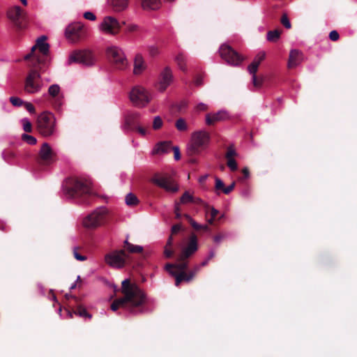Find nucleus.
<instances>
[{
	"label": "nucleus",
	"mask_w": 357,
	"mask_h": 357,
	"mask_svg": "<svg viewBox=\"0 0 357 357\" xmlns=\"http://www.w3.org/2000/svg\"><path fill=\"white\" fill-rule=\"evenodd\" d=\"M121 293L123 296L113 301L111 310L116 311L119 307H128L131 313H135V308L141 307L146 302V294L129 279L121 282Z\"/></svg>",
	"instance_id": "f257e3e1"
},
{
	"label": "nucleus",
	"mask_w": 357,
	"mask_h": 357,
	"mask_svg": "<svg viewBox=\"0 0 357 357\" xmlns=\"http://www.w3.org/2000/svg\"><path fill=\"white\" fill-rule=\"evenodd\" d=\"M63 190L69 198L85 204H89L92 197L96 196L91 188L90 182L78 178H67L63 184Z\"/></svg>",
	"instance_id": "f03ea898"
},
{
	"label": "nucleus",
	"mask_w": 357,
	"mask_h": 357,
	"mask_svg": "<svg viewBox=\"0 0 357 357\" xmlns=\"http://www.w3.org/2000/svg\"><path fill=\"white\" fill-rule=\"evenodd\" d=\"M211 139L210 134L204 130L195 131L192 133L190 142L187 148L188 155L192 157L199 155L207 149Z\"/></svg>",
	"instance_id": "7ed1b4c3"
},
{
	"label": "nucleus",
	"mask_w": 357,
	"mask_h": 357,
	"mask_svg": "<svg viewBox=\"0 0 357 357\" xmlns=\"http://www.w3.org/2000/svg\"><path fill=\"white\" fill-rule=\"evenodd\" d=\"M47 39L45 36L39 37L36 44L31 47V52L24 56V59L29 60L32 58L31 63L43 64L45 57L48 55L50 51V45L45 42Z\"/></svg>",
	"instance_id": "20e7f679"
},
{
	"label": "nucleus",
	"mask_w": 357,
	"mask_h": 357,
	"mask_svg": "<svg viewBox=\"0 0 357 357\" xmlns=\"http://www.w3.org/2000/svg\"><path fill=\"white\" fill-rule=\"evenodd\" d=\"M33 68L28 73L25 80L24 90L26 93L33 94L39 92L43 86V82L40 70L41 67H38L35 63H31Z\"/></svg>",
	"instance_id": "39448f33"
},
{
	"label": "nucleus",
	"mask_w": 357,
	"mask_h": 357,
	"mask_svg": "<svg viewBox=\"0 0 357 357\" xmlns=\"http://www.w3.org/2000/svg\"><path fill=\"white\" fill-rule=\"evenodd\" d=\"M55 119L50 112H43L37 119V130L44 137L51 136L54 132Z\"/></svg>",
	"instance_id": "423d86ee"
},
{
	"label": "nucleus",
	"mask_w": 357,
	"mask_h": 357,
	"mask_svg": "<svg viewBox=\"0 0 357 357\" xmlns=\"http://www.w3.org/2000/svg\"><path fill=\"white\" fill-rule=\"evenodd\" d=\"M107 213L106 208H98L84 219L83 225L88 229H96L105 223Z\"/></svg>",
	"instance_id": "0eeeda50"
},
{
	"label": "nucleus",
	"mask_w": 357,
	"mask_h": 357,
	"mask_svg": "<svg viewBox=\"0 0 357 357\" xmlns=\"http://www.w3.org/2000/svg\"><path fill=\"white\" fill-rule=\"evenodd\" d=\"M105 262L114 268H122L130 261V256L124 250H115L107 254L105 257Z\"/></svg>",
	"instance_id": "6e6552de"
},
{
	"label": "nucleus",
	"mask_w": 357,
	"mask_h": 357,
	"mask_svg": "<svg viewBox=\"0 0 357 357\" xmlns=\"http://www.w3.org/2000/svg\"><path fill=\"white\" fill-rule=\"evenodd\" d=\"M108 59L112 62L116 68L123 70L128 65L127 59L123 51L117 47H110L106 50Z\"/></svg>",
	"instance_id": "1a4fd4ad"
},
{
	"label": "nucleus",
	"mask_w": 357,
	"mask_h": 357,
	"mask_svg": "<svg viewBox=\"0 0 357 357\" xmlns=\"http://www.w3.org/2000/svg\"><path fill=\"white\" fill-rule=\"evenodd\" d=\"M7 17L17 29H23L26 24V13L19 6H15L7 11Z\"/></svg>",
	"instance_id": "9d476101"
},
{
	"label": "nucleus",
	"mask_w": 357,
	"mask_h": 357,
	"mask_svg": "<svg viewBox=\"0 0 357 357\" xmlns=\"http://www.w3.org/2000/svg\"><path fill=\"white\" fill-rule=\"evenodd\" d=\"M130 100L135 106L143 107L149 102L150 98L148 92L143 87L137 86L131 90Z\"/></svg>",
	"instance_id": "9b49d317"
},
{
	"label": "nucleus",
	"mask_w": 357,
	"mask_h": 357,
	"mask_svg": "<svg viewBox=\"0 0 357 357\" xmlns=\"http://www.w3.org/2000/svg\"><path fill=\"white\" fill-rule=\"evenodd\" d=\"M219 52L221 58L231 66H236L243 60L242 56L237 52L227 45H222Z\"/></svg>",
	"instance_id": "f8f14e48"
},
{
	"label": "nucleus",
	"mask_w": 357,
	"mask_h": 357,
	"mask_svg": "<svg viewBox=\"0 0 357 357\" xmlns=\"http://www.w3.org/2000/svg\"><path fill=\"white\" fill-rule=\"evenodd\" d=\"M56 160V155L47 143H43L40 147L36 162L40 165H50Z\"/></svg>",
	"instance_id": "ddd939ff"
},
{
	"label": "nucleus",
	"mask_w": 357,
	"mask_h": 357,
	"mask_svg": "<svg viewBox=\"0 0 357 357\" xmlns=\"http://www.w3.org/2000/svg\"><path fill=\"white\" fill-rule=\"evenodd\" d=\"M69 62H75L84 66H91L94 63V56L89 50L74 51L70 56Z\"/></svg>",
	"instance_id": "4468645a"
},
{
	"label": "nucleus",
	"mask_w": 357,
	"mask_h": 357,
	"mask_svg": "<svg viewBox=\"0 0 357 357\" xmlns=\"http://www.w3.org/2000/svg\"><path fill=\"white\" fill-rule=\"evenodd\" d=\"M151 181L161 188L165 189L167 192H176L178 190V185L174 181L168 176H163L155 174L152 178Z\"/></svg>",
	"instance_id": "2eb2a0df"
},
{
	"label": "nucleus",
	"mask_w": 357,
	"mask_h": 357,
	"mask_svg": "<svg viewBox=\"0 0 357 357\" xmlns=\"http://www.w3.org/2000/svg\"><path fill=\"white\" fill-rule=\"evenodd\" d=\"M100 28L103 32L106 33L116 35L119 32L121 25L115 17L112 16H107L104 17Z\"/></svg>",
	"instance_id": "dca6fc26"
},
{
	"label": "nucleus",
	"mask_w": 357,
	"mask_h": 357,
	"mask_svg": "<svg viewBox=\"0 0 357 357\" xmlns=\"http://www.w3.org/2000/svg\"><path fill=\"white\" fill-rule=\"evenodd\" d=\"M198 250L197 238L195 234L190 235L189 241L181 251L179 259L181 260L188 259L193 255Z\"/></svg>",
	"instance_id": "f3484780"
},
{
	"label": "nucleus",
	"mask_w": 357,
	"mask_h": 357,
	"mask_svg": "<svg viewBox=\"0 0 357 357\" xmlns=\"http://www.w3.org/2000/svg\"><path fill=\"white\" fill-rule=\"evenodd\" d=\"M84 35V29L80 23L70 24L66 29V36L72 42H77Z\"/></svg>",
	"instance_id": "a211bd4d"
},
{
	"label": "nucleus",
	"mask_w": 357,
	"mask_h": 357,
	"mask_svg": "<svg viewBox=\"0 0 357 357\" xmlns=\"http://www.w3.org/2000/svg\"><path fill=\"white\" fill-rule=\"evenodd\" d=\"M173 264H167L165 265V270L172 276L175 278V285L178 287L182 282H190L192 280V275L185 271L178 273L173 270Z\"/></svg>",
	"instance_id": "6ab92c4d"
},
{
	"label": "nucleus",
	"mask_w": 357,
	"mask_h": 357,
	"mask_svg": "<svg viewBox=\"0 0 357 357\" xmlns=\"http://www.w3.org/2000/svg\"><path fill=\"white\" fill-rule=\"evenodd\" d=\"M173 80V75L169 67H166L161 72L160 79L158 84V89L160 91H164L170 85Z\"/></svg>",
	"instance_id": "aec40b11"
},
{
	"label": "nucleus",
	"mask_w": 357,
	"mask_h": 357,
	"mask_svg": "<svg viewBox=\"0 0 357 357\" xmlns=\"http://www.w3.org/2000/svg\"><path fill=\"white\" fill-rule=\"evenodd\" d=\"M228 118V115L225 111H219L216 113H209L206 115V123L208 126L214 125L215 123L224 121Z\"/></svg>",
	"instance_id": "412c9836"
},
{
	"label": "nucleus",
	"mask_w": 357,
	"mask_h": 357,
	"mask_svg": "<svg viewBox=\"0 0 357 357\" xmlns=\"http://www.w3.org/2000/svg\"><path fill=\"white\" fill-rule=\"evenodd\" d=\"M303 61V54L298 50L290 51L288 64V68H294L298 66Z\"/></svg>",
	"instance_id": "4be33fe9"
},
{
	"label": "nucleus",
	"mask_w": 357,
	"mask_h": 357,
	"mask_svg": "<svg viewBox=\"0 0 357 357\" xmlns=\"http://www.w3.org/2000/svg\"><path fill=\"white\" fill-rule=\"evenodd\" d=\"M146 66L144 63V59L140 54H137L135 56V61H134V70L133 73L135 75H139L141 74L143 70L145 69Z\"/></svg>",
	"instance_id": "5701e85b"
},
{
	"label": "nucleus",
	"mask_w": 357,
	"mask_h": 357,
	"mask_svg": "<svg viewBox=\"0 0 357 357\" xmlns=\"http://www.w3.org/2000/svg\"><path fill=\"white\" fill-rule=\"evenodd\" d=\"M114 11L121 12L126 10L129 4V0H109Z\"/></svg>",
	"instance_id": "b1692460"
},
{
	"label": "nucleus",
	"mask_w": 357,
	"mask_h": 357,
	"mask_svg": "<svg viewBox=\"0 0 357 357\" xmlns=\"http://www.w3.org/2000/svg\"><path fill=\"white\" fill-rule=\"evenodd\" d=\"M183 217L188 220L192 227L196 231L203 230L204 231H209L210 228L207 225H200L196 222L189 215L184 214Z\"/></svg>",
	"instance_id": "393cba45"
},
{
	"label": "nucleus",
	"mask_w": 357,
	"mask_h": 357,
	"mask_svg": "<svg viewBox=\"0 0 357 357\" xmlns=\"http://www.w3.org/2000/svg\"><path fill=\"white\" fill-rule=\"evenodd\" d=\"M170 142H162L158 143L153 151L154 154L167 153L172 149Z\"/></svg>",
	"instance_id": "a878e982"
},
{
	"label": "nucleus",
	"mask_w": 357,
	"mask_h": 357,
	"mask_svg": "<svg viewBox=\"0 0 357 357\" xmlns=\"http://www.w3.org/2000/svg\"><path fill=\"white\" fill-rule=\"evenodd\" d=\"M142 6L144 9L156 10L160 6V0H142Z\"/></svg>",
	"instance_id": "bb28decb"
},
{
	"label": "nucleus",
	"mask_w": 357,
	"mask_h": 357,
	"mask_svg": "<svg viewBox=\"0 0 357 357\" xmlns=\"http://www.w3.org/2000/svg\"><path fill=\"white\" fill-rule=\"evenodd\" d=\"M139 114L137 112H133L128 114L126 117V123L127 124L133 128L137 125L140 124L139 121Z\"/></svg>",
	"instance_id": "cd10ccee"
},
{
	"label": "nucleus",
	"mask_w": 357,
	"mask_h": 357,
	"mask_svg": "<svg viewBox=\"0 0 357 357\" xmlns=\"http://www.w3.org/2000/svg\"><path fill=\"white\" fill-rule=\"evenodd\" d=\"M143 247L140 245H133L128 241L124 242V250L130 253H141L143 252Z\"/></svg>",
	"instance_id": "c85d7f7f"
},
{
	"label": "nucleus",
	"mask_w": 357,
	"mask_h": 357,
	"mask_svg": "<svg viewBox=\"0 0 357 357\" xmlns=\"http://www.w3.org/2000/svg\"><path fill=\"white\" fill-rule=\"evenodd\" d=\"M177 264H173L174 268L173 270L177 271L178 273H181V271H185L188 268V259L181 260L179 259V255L177 257Z\"/></svg>",
	"instance_id": "c756f323"
},
{
	"label": "nucleus",
	"mask_w": 357,
	"mask_h": 357,
	"mask_svg": "<svg viewBox=\"0 0 357 357\" xmlns=\"http://www.w3.org/2000/svg\"><path fill=\"white\" fill-rule=\"evenodd\" d=\"M172 246L173 238L172 237V236H169L164 249V255L166 258H171L173 257L174 251L172 248Z\"/></svg>",
	"instance_id": "7c9ffc66"
},
{
	"label": "nucleus",
	"mask_w": 357,
	"mask_h": 357,
	"mask_svg": "<svg viewBox=\"0 0 357 357\" xmlns=\"http://www.w3.org/2000/svg\"><path fill=\"white\" fill-rule=\"evenodd\" d=\"M281 33L282 30L280 29L269 31L267 33V40L272 43L277 42L280 38Z\"/></svg>",
	"instance_id": "2f4dec72"
},
{
	"label": "nucleus",
	"mask_w": 357,
	"mask_h": 357,
	"mask_svg": "<svg viewBox=\"0 0 357 357\" xmlns=\"http://www.w3.org/2000/svg\"><path fill=\"white\" fill-rule=\"evenodd\" d=\"M176 62L177 63V65L178 66L179 68L182 70V71H186L187 70V68H186V66H185V58L184 56V55L182 54V53H179L176 59Z\"/></svg>",
	"instance_id": "473e14b6"
},
{
	"label": "nucleus",
	"mask_w": 357,
	"mask_h": 357,
	"mask_svg": "<svg viewBox=\"0 0 357 357\" xmlns=\"http://www.w3.org/2000/svg\"><path fill=\"white\" fill-rule=\"evenodd\" d=\"M74 313L81 317L91 319L92 315L89 314L86 310L82 305L77 306V309L74 311Z\"/></svg>",
	"instance_id": "72a5a7b5"
},
{
	"label": "nucleus",
	"mask_w": 357,
	"mask_h": 357,
	"mask_svg": "<svg viewBox=\"0 0 357 357\" xmlns=\"http://www.w3.org/2000/svg\"><path fill=\"white\" fill-rule=\"evenodd\" d=\"M126 203L130 206H136L139 203V199L135 195L129 193L126 196Z\"/></svg>",
	"instance_id": "f704fd0d"
},
{
	"label": "nucleus",
	"mask_w": 357,
	"mask_h": 357,
	"mask_svg": "<svg viewBox=\"0 0 357 357\" xmlns=\"http://www.w3.org/2000/svg\"><path fill=\"white\" fill-rule=\"evenodd\" d=\"M60 93V86L58 84H52L49 87L48 93L53 98L59 97Z\"/></svg>",
	"instance_id": "c9c22d12"
},
{
	"label": "nucleus",
	"mask_w": 357,
	"mask_h": 357,
	"mask_svg": "<svg viewBox=\"0 0 357 357\" xmlns=\"http://www.w3.org/2000/svg\"><path fill=\"white\" fill-rule=\"evenodd\" d=\"M175 126L176 129L179 131H186L188 130V125L185 121V119L180 118L176 120L175 123Z\"/></svg>",
	"instance_id": "e433bc0d"
},
{
	"label": "nucleus",
	"mask_w": 357,
	"mask_h": 357,
	"mask_svg": "<svg viewBox=\"0 0 357 357\" xmlns=\"http://www.w3.org/2000/svg\"><path fill=\"white\" fill-rule=\"evenodd\" d=\"M195 201V197L190 195L188 192H185L180 199L179 204H188L192 203V202Z\"/></svg>",
	"instance_id": "4c0bfd02"
},
{
	"label": "nucleus",
	"mask_w": 357,
	"mask_h": 357,
	"mask_svg": "<svg viewBox=\"0 0 357 357\" xmlns=\"http://www.w3.org/2000/svg\"><path fill=\"white\" fill-rule=\"evenodd\" d=\"M52 104L56 111H60L63 105V96L53 98Z\"/></svg>",
	"instance_id": "58836bf2"
},
{
	"label": "nucleus",
	"mask_w": 357,
	"mask_h": 357,
	"mask_svg": "<svg viewBox=\"0 0 357 357\" xmlns=\"http://www.w3.org/2000/svg\"><path fill=\"white\" fill-rule=\"evenodd\" d=\"M22 139L26 142L29 144L33 145L36 144L37 142V139L33 137L32 135H29L27 134H22Z\"/></svg>",
	"instance_id": "ea45409f"
},
{
	"label": "nucleus",
	"mask_w": 357,
	"mask_h": 357,
	"mask_svg": "<svg viewBox=\"0 0 357 357\" xmlns=\"http://www.w3.org/2000/svg\"><path fill=\"white\" fill-rule=\"evenodd\" d=\"M10 102L13 106L16 107L22 106L24 102L21 98L15 96H12L10 98Z\"/></svg>",
	"instance_id": "a19ab883"
},
{
	"label": "nucleus",
	"mask_w": 357,
	"mask_h": 357,
	"mask_svg": "<svg viewBox=\"0 0 357 357\" xmlns=\"http://www.w3.org/2000/svg\"><path fill=\"white\" fill-rule=\"evenodd\" d=\"M79 250V247H75L74 248V249H73V256H74V257L77 260L81 261H84L86 260V256L82 255L81 254H79L78 252Z\"/></svg>",
	"instance_id": "79ce46f5"
},
{
	"label": "nucleus",
	"mask_w": 357,
	"mask_h": 357,
	"mask_svg": "<svg viewBox=\"0 0 357 357\" xmlns=\"http://www.w3.org/2000/svg\"><path fill=\"white\" fill-rule=\"evenodd\" d=\"M162 126V120L160 116H155L153 119V128L154 130L160 129Z\"/></svg>",
	"instance_id": "37998d69"
},
{
	"label": "nucleus",
	"mask_w": 357,
	"mask_h": 357,
	"mask_svg": "<svg viewBox=\"0 0 357 357\" xmlns=\"http://www.w3.org/2000/svg\"><path fill=\"white\" fill-rule=\"evenodd\" d=\"M280 22L285 28L290 29L291 27V23L287 14L284 13L282 15Z\"/></svg>",
	"instance_id": "c03bdc74"
},
{
	"label": "nucleus",
	"mask_w": 357,
	"mask_h": 357,
	"mask_svg": "<svg viewBox=\"0 0 357 357\" xmlns=\"http://www.w3.org/2000/svg\"><path fill=\"white\" fill-rule=\"evenodd\" d=\"M227 160V165L229 167V169L233 172L236 171L238 168L236 161L234 158H229Z\"/></svg>",
	"instance_id": "a18cd8bd"
},
{
	"label": "nucleus",
	"mask_w": 357,
	"mask_h": 357,
	"mask_svg": "<svg viewBox=\"0 0 357 357\" xmlns=\"http://www.w3.org/2000/svg\"><path fill=\"white\" fill-rule=\"evenodd\" d=\"M219 213V211L215 209L213 207H211L209 206H207L206 207V214H210L211 217L213 218H215L218 214Z\"/></svg>",
	"instance_id": "49530a36"
},
{
	"label": "nucleus",
	"mask_w": 357,
	"mask_h": 357,
	"mask_svg": "<svg viewBox=\"0 0 357 357\" xmlns=\"http://www.w3.org/2000/svg\"><path fill=\"white\" fill-rule=\"evenodd\" d=\"M259 66L257 63L252 62L250 65L248 66V70L250 74L253 75H256V73L257 72Z\"/></svg>",
	"instance_id": "de8ad7c7"
},
{
	"label": "nucleus",
	"mask_w": 357,
	"mask_h": 357,
	"mask_svg": "<svg viewBox=\"0 0 357 357\" xmlns=\"http://www.w3.org/2000/svg\"><path fill=\"white\" fill-rule=\"evenodd\" d=\"M215 188L216 190H221L222 192H223V189L225 188V184L222 182V181L218 177H215Z\"/></svg>",
	"instance_id": "09e8293b"
},
{
	"label": "nucleus",
	"mask_w": 357,
	"mask_h": 357,
	"mask_svg": "<svg viewBox=\"0 0 357 357\" xmlns=\"http://www.w3.org/2000/svg\"><path fill=\"white\" fill-rule=\"evenodd\" d=\"M236 155V152L234 149L231 146H229L225 155L226 158H233Z\"/></svg>",
	"instance_id": "8fccbe9b"
},
{
	"label": "nucleus",
	"mask_w": 357,
	"mask_h": 357,
	"mask_svg": "<svg viewBox=\"0 0 357 357\" xmlns=\"http://www.w3.org/2000/svg\"><path fill=\"white\" fill-rule=\"evenodd\" d=\"M23 128L25 132H31L32 130V125L30 123V121H29L26 119H24L23 120Z\"/></svg>",
	"instance_id": "3c124183"
},
{
	"label": "nucleus",
	"mask_w": 357,
	"mask_h": 357,
	"mask_svg": "<svg viewBox=\"0 0 357 357\" xmlns=\"http://www.w3.org/2000/svg\"><path fill=\"white\" fill-rule=\"evenodd\" d=\"M266 54L264 52H261L258 54L256 57L255 58L253 63H257V66H259L261 63V62L265 59Z\"/></svg>",
	"instance_id": "603ef678"
},
{
	"label": "nucleus",
	"mask_w": 357,
	"mask_h": 357,
	"mask_svg": "<svg viewBox=\"0 0 357 357\" xmlns=\"http://www.w3.org/2000/svg\"><path fill=\"white\" fill-rule=\"evenodd\" d=\"M252 82H253L254 86L259 88V87H261V86L262 85L263 79L257 78V77L256 75H253L252 76Z\"/></svg>",
	"instance_id": "864d4df0"
},
{
	"label": "nucleus",
	"mask_w": 357,
	"mask_h": 357,
	"mask_svg": "<svg viewBox=\"0 0 357 357\" xmlns=\"http://www.w3.org/2000/svg\"><path fill=\"white\" fill-rule=\"evenodd\" d=\"M181 229V225L180 224H176L172 226L171 229V235L173 238V236L178 234Z\"/></svg>",
	"instance_id": "5fc2aeb1"
},
{
	"label": "nucleus",
	"mask_w": 357,
	"mask_h": 357,
	"mask_svg": "<svg viewBox=\"0 0 357 357\" xmlns=\"http://www.w3.org/2000/svg\"><path fill=\"white\" fill-rule=\"evenodd\" d=\"M340 38L338 32L335 30L331 31L329 33V38L332 41H337Z\"/></svg>",
	"instance_id": "6e6d98bb"
},
{
	"label": "nucleus",
	"mask_w": 357,
	"mask_h": 357,
	"mask_svg": "<svg viewBox=\"0 0 357 357\" xmlns=\"http://www.w3.org/2000/svg\"><path fill=\"white\" fill-rule=\"evenodd\" d=\"M174 213H175V217L176 219H180L181 218L182 215L181 213V208H180L179 203L175 204Z\"/></svg>",
	"instance_id": "4d7b16f0"
},
{
	"label": "nucleus",
	"mask_w": 357,
	"mask_h": 357,
	"mask_svg": "<svg viewBox=\"0 0 357 357\" xmlns=\"http://www.w3.org/2000/svg\"><path fill=\"white\" fill-rule=\"evenodd\" d=\"M84 17L86 20L94 21L96 19V15L91 12H85L84 13Z\"/></svg>",
	"instance_id": "13d9d810"
},
{
	"label": "nucleus",
	"mask_w": 357,
	"mask_h": 357,
	"mask_svg": "<svg viewBox=\"0 0 357 357\" xmlns=\"http://www.w3.org/2000/svg\"><path fill=\"white\" fill-rule=\"evenodd\" d=\"M133 129H136L139 132V133L142 136H145L147 133L146 129L141 126L139 124L137 125V126L134 127Z\"/></svg>",
	"instance_id": "bf43d9fd"
},
{
	"label": "nucleus",
	"mask_w": 357,
	"mask_h": 357,
	"mask_svg": "<svg viewBox=\"0 0 357 357\" xmlns=\"http://www.w3.org/2000/svg\"><path fill=\"white\" fill-rule=\"evenodd\" d=\"M26 110L30 112L31 114L35 113V107L30 102H24V105Z\"/></svg>",
	"instance_id": "052dcab7"
},
{
	"label": "nucleus",
	"mask_w": 357,
	"mask_h": 357,
	"mask_svg": "<svg viewBox=\"0 0 357 357\" xmlns=\"http://www.w3.org/2000/svg\"><path fill=\"white\" fill-rule=\"evenodd\" d=\"M235 185H236L235 182H233L231 184H230L227 187H225L223 189V192L225 195L229 194L234 189Z\"/></svg>",
	"instance_id": "680f3d73"
},
{
	"label": "nucleus",
	"mask_w": 357,
	"mask_h": 357,
	"mask_svg": "<svg viewBox=\"0 0 357 357\" xmlns=\"http://www.w3.org/2000/svg\"><path fill=\"white\" fill-rule=\"evenodd\" d=\"M172 149L174 151L175 160H178L181 158L179 148L178 146H173Z\"/></svg>",
	"instance_id": "e2e57ef3"
},
{
	"label": "nucleus",
	"mask_w": 357,
	"mask_h": 357,
	"mask_svg": "<svg viewBox=\"0 0 357 357\" xmlns=\"http://www.w3.org/2000/svg\"><path fill=\"white\" fill-rule=\"evenodd\" d=\"M15 153L10 151H8L3 153L4 159L8 160L10 158H15Z\"/></svg>",
	"instance_id": "0e129e2a"
},
{
	"label": "nucleus",
	"mask_w": 357,
	"mask_h": 357,
	"mask_svg": "<svg viewBox=\"0 0 357 357\" xmlns=\"http://www.w3.org/2000/svg\"><path fill=\"white\" fill-rule=\"evenodd\" d=\"M200 266H195L188 273L192 275V278L193 279L195 276L197 274V273L200 270Z\"/></svg>",
	"instance_id": "69168bd1"
},
{
	"label": "nucleus",
	"mask_w": 357,
	"mask_h": 357,
	"mask_svg": "<svg viewBox=\"0 0 357 357\" xmlns=\"http://www.w3.org/2000/svg\"><path fill=\"white\" fill-rule=\"evenodd\" d=\"M127 30L129 32H135L139 30V27L136 24H129L127 27Z\"/></svg>",
	"instance_id": "338daca9"
},
{
	"label": "nucleus",
	"mask_w": 357,
	"mask_h": 357,
	"mask_svg": "<svg viewBox=\"0 0 357 357\" xmlns=\"http://www.w3.org/2000/svg\"><path fill=\"white\" fill-rule=\"evenodd\" d=\"M196 109L199 112L206 111L208 109V106L206 104L201 102L197 105Z\"/></svg>",
	"instance_id": "774afa93"
}]
</instances>
